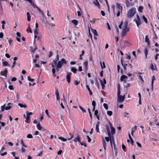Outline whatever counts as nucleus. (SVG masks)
Returning a JSON list of instances; mask_svg holds the SVG:
<instances>
[{
    "label": "nucleus",
    "instance_id": "obj_10",
    "mask_svg": "<svg viewBox=\"0 0 159 159\" xmlns=\"http://www.w3.org/2000/svg\"><path fill=\"white\" fill-rule=\"evenodd\" d=\"M111 126V134L113 135H114L115 133V129L113 127L111 126V124L110 123V122H109Z\"/></svg>",
    "mask_w": 159,
    "mask_h": 159
},
{
    "label": "nucleus",
    "instance_id": "obj_50",
    "mask_svg": "<svg viewBox=\"0 0 159 159\" xmlns=\"http://www.w3.org/2000/svg\"><path fill=\"white\" fill-rule=\"evenodd\" d=\"M88 111H89V116H90V118L91 119L92 118V114H91V113L90 111V109L89 108H88Z\"/></svg>",
    "mask_w": 159,
    "mask_h": 159
},
{
    "label": "nucleus",
    "instance_id": "obj_15",
    "mask_svg": "<svg viewBox=\"0 0 159 159\" xmlns=\"http://www.w3.org/2000/svg\"><path fill=\"white\" fill-rule=\"evenodd\" d=\"M145 42L146 43H147L148 45H149L150 43V41L149 40L148 38V35H147L145 36Z\"/></svg>",
    "mask_w": 159,
    "mask_h": 159
},
{
    "label": "nucleus",
    "instance_id": "obj_3",
    "mask_svg": "<svg viewBox=\"0 0 159 159\" xmlns=\"http://www.w3.org/2000/svg\"><path fill=\"white\" fill-rule=\"evenodd\" d=\"M137 19H134V20L137 24V26L139 27L141 24V19L139 15H137Z\"/></svg>",
    "mask_w": 159,
    "mask_h": 159
},
{
    "label": "nucleus",
    "instance_id": "obj_27",
    "mask_svg": "<svg viewBox=\"0 0 159 159\" xmlns=\"http://www.w3.org/2000/svg\"><path fill=\"white\" fill-rule=\"evenodd\" d=\"M58 139H59L61 140L62 141L65 142L67 141V139L61 137H59Z\"/></svg>",
    "mask_w": 159,
    "mask_h": 159
},
{
    "label": "nucleus",
    "instance_id": "obj_33",
    "mask_svg": "<svg viewBox=\"0 0 159 159\" xmlns=\"http://www.w3.org/2000/svg\"><path fill=\"white\" fill-rule=\"evenodd\" d=\"M143 9V7L141 6H139V7L138 10L139 12H141L142 11V10Z\"/></svg>",
    "mask_w": 159,
    "mask_h": 159
},
{
    "label": "nucleus",
    "instance_id": "obj_13",
    "mask_svg": "<svg viewBox=\"0 0 159 159\" xmlns=\"http://www.w3.org/2000/svg\"><path fill=\"white\" fill-rule=\"evenodd\" d=\"M116 4V7L118 9H119V11H122V7L120 4L118 3H117Z\"/></svg>",
    "mask_w": 159,
    "mask_h": 159
},
{
    "label": "nucleus",
    "instance_id": "obj_16",
    "mask_svg": "<svg viewBox=\"0 0 159 159\" xmlns=\"http://www.w3.org/2000/svg\"><path fill=\"white\" fill-rule=\"evenodd\" d=\"M91 30L92 32L93 33V34H94V35L95 36H98V34H97V31L96 30H94L92 28H91Z\"/></svg>",
    "mask_w": 159,
    "mask_h": 159
},
{
    "label": "nucleus",
    "instance_id": "obj_11",
    "mask_svg": "<svg viewBox=\"0 0 159 159\" xmlns=\"http://www.w3.org/2000/svg\"><path fill=\"white\" fill-rule=\"evenodd\" d=\"M100 122L99 121H98L96 125V129L97 132L99 133V126L100 125Z\"/></svg>",
    "mask_w": 159,
    "mask_h": 159
},
{
    "label": "nucleus",
    "instance_id": "obj_4",
    "mask_svg": "<svg viewBox=\"0 0 159 159\" xmlns=\"http://www.w3.org/2000/svg\"><path fill=\"white\" fill-rule=\"evenodd\" d=\"M128 25V21L127 20L125 21L124 22V28L122 30L126 32L129 31V29L127 28Z\"/></svg>",
    "mask_w": 159,
    "mask_h": 159
},
{
    "label": "nucleus",
    "instance_id": "obj_2",
    "mask_svg": "<svg viewBox=\"0 0 159 159\" xmlns=\"http://www.w3.org/2000/svg\"><path fill=\"white\" fill-rule=\"evenodd\" d=\"M136 12V9L134 7H133L130 9L127 13V17L129 18H132Z\"/></svg>",
    "mask_w": 159,
    "mask_h": 159
},
{
    "label": "nucleus",
    "instance_id": "obj_51",
    "mask_svg": "<svg viewBox=\"0 0 159 159\" xmlns=\"http://www.w3.org/2000/svg\"><path fill=\"white\" fill-rule=\"evenodd\" d=\"M9 89L11 90H13L14 89V88L12 85H10L9 86Z\"/></svg>",
    "mask_w": 159,
    "mask_h": 159
},
{
    "label": "nucleus",
    "instance_id": "obj_30",
    "mask_svg": "<svg viewBox=\"0 0 159 159\" xmlns=\"http://www.w3.org/2000/svg\"><path fill=\"white\" fill-rule=\"evenodd\" d=\"M36 126L39 130H40L41 129L42 127L39 123L37 124Z\"/></svg>",
    "mask_w": 159,
    "mask_h": 159
},
{
    "label": "nucleus",
    "instance_id": "obj_8",
    "mask_svg": "<svg viewBox=\"0 0 159 159\" xmlns=\"http://www.w3.org/2000/svg\"><path fill=\"white\" fill-rule=\"evenodd\" d=\"M127 78V76L125 75H122L120 78V80L121 81H124V83H126V81L124 79L125 78Z\"/></svg>",
    "mask_w": 159,
    "mask_h": 159
},
{
    "label": "nucleus",
    "instance_id": "obj_62",
    "mask_svg": "<svg viewBox=\"0 0 159 159\" xmlns=\"http://www.w3.org/2000/svg\"><path fill=\"white\" fill-rule=\"evenodd\" d=\"M7 154V152H5L3 153H1L0 155L1 156H3L5 155H6V154Z\"/></svg>",
    "mask_w": 159,
    "mask_h": 159
},
{
    "label": "nucleus",
    "instance_id": "obj_48",
    "mask_svg": "<svg viewBox=\"0 0 159 159\" xmlns=\"http://www.w3.org/2000/svg\"><path fill=\"white\" fill-rule=\"evenodd\" d=\"M137 128V126L136 125H135L134 127L132 128L131 130H132V131L134 132L136 129Z\"/></svg>",
    "mask_w": 159,
    "mask_h": 159
},
{
    "label": "nucleus",
    "instance_id": "obj_57",
    "mask_svg": "<svg viewBox=\"0 0 159 159\" xmlns=\"http://www.w3.org/2000/svg\"><path fill=\"white\" fill-rule=\"evenodd\" d=\"M6 148L5 147H2L1 150H0V152H2Z\"/></svg>",
    "mask_w": 159,
    "mask_h": 159
},
{
    "label": "nucleus",
    "instance_id": "obj_36",
    "mask_svg": "<svg viewBox=\"0 0 159 159\" xmlns=\"http://www.w3.org/2000/svg\"><path fill=\"white\" fill-rule=\"evenodd\" d=\"M124 116L125 117L129 118L128 116L129 115V113L127 112H124L123 113Z\"/></svg>",
    "mask_w": 159,
    "mask_h": 159
},
{
    "label": "nucleus",
    "instance_id": "obj_63",
    "mask_svg": "<svg viewBox=\"0 0 159 159\" xmlns=\"http://www.w3.org/2000/svg\"><path fill=\"white\" fill-rule=\"evenodd\" d=\"M34 34L37 35L38 34V32L37 31V30L36 29H35L34 30Z\"/></svg>",
    "mask_w": 159,
    "mask_h": 159
},
{
    "label": "nucleus",
    "instance_id": "obj_32",
    "mask_svg": "<svg viewBox=\"0 0 159 159\" xmlns=\"http://www.w3.org/2000/svg\"><path fill=\"white\" fill-rule=\"evenodd\" d=\"M107 114L108 116H111L112 115V112L111 111H107Z\"/></svg>",
    "mask_w": 159,
    "mask_h": 159
},
{
    "label": "nucleus",
    "instance_id": "obj_35",
    "mask_svg": "<svg viewBox=\"0 0 159 159\" xmlns=\"http://www.w3.org/2000/svg\"><path fill=\"white\" fill-rule=\"evenodd\" d=\"M84 54V51H82V54H80V59L81 60H82L83 59V58L82 57V56H83Z\"/></svg>",
    "mask_w": 159,
    "mask_h": 159
},
{
    "label": "nucleus",
    "instance_id": "obj_52",
    "mask_svg": "<svg viewBox=\"0 0 159 159\" xmlns=\"http://www.w3.org/2000/svg\"><path fill=\"white\" fill-rule=\"evenodd\" d=\"M87 138L88 139V142L89 143H90L91 140V138L89 137V136L88 135H87Z\"/></svg>",
    "mask_w": 159,
    "mask_h": 159
},
{
    "label": "nucleus",
    "instance_id": "obj_19",
    "mask_svg": "<svg viewBox=\"0 0 159 159\" xmlns=\"http://www.w3.org/2000/svg\"><path fill=\"white\" fill-rule=\"evenodd\" d=\"M86 88H87V89H88V90L89 92V95H92V92L91 91L89 86L88 85H86Z\"/></svg>",
    "mask_w": 159,
    "mask_h": 159
},
{
    "label": "nucleus",
    "instance_id": "obj_31",
    "mask_svg": "<svg viewBox=\"0 0 159 159\" xmlns=\"http://www.w3.org/2000/svg\"><path fill=\"white\" fill-rule=\"evenodd\" d=\"M5 104H4L2 106H1V111L2 112L4 111V110H5Z\"/></svg>",
    "mask_w": 159,
    "mask_h": 159
},
{
    "label": "nucleus",
    "instance_id": "obj_61",
    "mask_svg": "<svg viewBox=\"0 0 159 159\" xmlns=\"http://www.w3.org/2000/svg\"><path fill=\"white\" fill-rule=\"evenodd\" d=\"M52 52H51V51H50L49 54V55H48L49 57H52Z\"/></svg>",
    "mask_w": 159,
    "mask_h": 159
},
{
    "label": "nucleus",
    "instance_id": "obj_12",
    "mask_svg": "<svg viewBox=\"0 0 159 159\" xmlns=\"http://www.w3.org/2000/svg\"><path fill=\"white\" fill-rule=\"evenodd\" d=\"M155 80V77L153 75L152 77V80L151 82V87H152V91L153 90V83L154 81Z\"/></svg>",
    "mask_w": 159,
    "mask_h": 159
},
{
    "label": "nucleus",
    "instance_id": "obj_26",
    "mask_svg": "<svg viewBox=\"0 0 159 159\" xmlns=\"http://www.w3.org/2000/svg\"><path fill=\"white\" fill-rule=\"evenodd\" d=\"M111 139L112 140V143L113 142L114 148H115V143L114 139L113 136H111ZM111 146L112 147V146Z\"/></svg>",
    "mask_w": 159,
    "mask_h": 159
},
{
    "label": "nucleus",
    "instance_id": "obj_55",
    "mask_svg": "<svg viewBox=\"0 0 159 159\" xmlns=\"http://www.w3.org/2000/svg\"><path fill=\"white\" fill-rule=\"evenodd\" d=\"M92 105L93 107H95L96 102L94 101H93L92 102Z\"/></svg>",
    "mask_w": 159,
    "mask_h": 159
},
{
    "label": "nucleus",
    "instance_id": "obj_1",
    "mask_svg": "<svg viewBox=\"0 0 159 159\" xmlns=\"http://www.w3.org/2000/svg\"><path fill=\"white\" fill-rule=\"evenodd\" d=\"M59 60V56L58 55L56 56V57L55 60L53 61V62L56 67V69L57 72H58L59 69L64 64H66V61L65 59L63 58L61 59L60 61Z\"/></svg>",
    "mask_w": 159,
    "mask_h": 159
},
{
    "label": "nucleus",
    "instance_id": "obj_45",
    "mask_svg": "<svg viewBox=\"0 0 159 159\" xmlns=\"http://www.w3.org/2000/svg\"><path fill=\"white\" fill-rule=\"evenodd\" d=\"M27 137L28 138L32 139L33 138V136L32 134H29L27 135Z\"/></svg>",
    "mask_w": 159,
    "mask_h": 159
},
{
    "label": "nucleus",
    "instance_id": "obj_24",
    "mask_svg": "<svg viewBox=\"0 0 159 159\" xmlns=\"http://www.w3.org/2000/svg\"><path fill=\"white\" fill-rule=\"evenodd\" d=\"M71 71L73 72L74 74H75L77 71V69L73 67L71 69Z\"/></svg>",
    "mask_w": 159,
    "mask_h": 159
},
{
    "label": "nucleus",
    "instance_id": "obj_25",
    "mask_svg": "<svg viewBox=\"0 0 159 159\" xmlns=\"http://www.w3.org/2000/svg\"><path fill=\"white\" fill-rule=\"evenodd\" d=\"M38 10L39 11V12L40 13V14L43 16H45V14H44V13L41 10V9L39 8H38Z\"/></svg>",
    "mask_w": 159,
    "mask_h": 159
},
{
    "label": "nucleus",
    "instance_id": "obj_58",
    "mask_svg": "<svg viewBox=\"0 0 159 159\" xmlns=\"http://www.w3.org/2000/svg\"><path fill=\"white\" fill-rule=\"evenodd\" d=\"M45 113L46 114V115H47V116L48 117H50V116L49 115V114H48V110H47V109H46L45 111Z\"/></svg>",
    "mask_w": 159,
    "mask_h": 159
},
{
    "label": "nucleus",
    "instance_id": "obj_54",
    "mask_svg": "<svg viewBox=\"0 0 159 159\" xmlns=\"http://www.w3.org/2000/svg\"><path fill=\"white\" fill-rule=\"evenodd\" d=\"M117 96H120V89H117Z\"/></svg>",
    "mask_w": 159,
    "mask_h": 159
},
{
    "label": "nucleus",
    "instance_id": "obj_44",
    "mask_svg": "<svg viewBox=\"0 0 159 159\" xmlns=\"http://www.w3.org/2000/svg\"><path fill=\"white\" fill-rule=\"evenodd\" d=\"M2 65L5 66H6L8 65V63L7 61H4L2 62Z\"/></svg>",
    "mask_w": 159,
    "mask_h": 159
},
{
    "label": "nucleus",
    "instance_id": "obj_53",
    "mask_svg": "<svg viewBox=\"0 0 159 159\" xmlns=\"http://www.w3.org/2000/svg\"><path fill=\"white\" fill-rule=\"evenodd\" d=\"M102 144L103 146H106V142L104 139L102 140Z\"/></svg>",
    "mask_w": 159,
    "mask_h": 159
},
{
    "label": "nucleus",
    "instance_id": "obj_37",
    "mask_svg": "<svg viewBox=\"0 0 159 159\" xmlns=\"http://www.w3.org/2000/svg\"><path fill=\"white\" fill-rule=\"evenodd\" d=\"M103 106L106 110H107L108 109V105L107 104L104 103L103 104Z\"/></svg>",
    "mask_w": 159,
    "mask_h": 159
},
{
    "label": "nucleus",
    "instance_id": "obj_5",
    "mask_svg": "<svg viewBox=\"0 0 159 159\" xmlns=\"http://www.w3.org/2000/svg\"><path fill=\"white\" fill-rule=\"evenodd\" d=\"M124 99L122 95L117 96V101L118 102L122 103L124 102Z\"/></svg>",
    "mask_w": 159,
    "mask_h": 159
},
{
    "label": "nucleus",
    "instance_id": "obj_28",
    "mask_svg": "<svg viewBox=\"0 0 159 159\" xmlns=\"http://www.w3.org/2000/svg\"><path fill=\"white\" fill-rule=\"evenodd\" d=\"M72 22L75 25H77L78 24V21L75 20H72Z\"/></svg>",
    "mask_w": 159,
    "mask_h": 159
},
{
    "label": "nucleus",
    "instance_id": "obj_56",
    "mask_svg": "<svg viewBox=\"0 0 159 159\" xmlns=\"http://www.w3.org/2000/svg\"><path fill=\"white\" fill-rule=\"evenodd\" d=\"M126 4L127 7H129V3L128 1H126Z\"/></svg>",
    "mask_w": 159,
    "mask_h": 159
},
{
    "label": "nucleus",
    "instance_id": "obj_59",
    "mask_svg": "<svg viewBox=\"0 0 159 159\" xmlns=\"http://www.w3.org/2000/svg\"><path fill=\"white\" fill-rule=\"evenodd\" d=\"M3 34L2 32H1L0 33V38L2 39L3 38Z\"/></svg>",
    "mask_w": 159,
    "mask_h": 159
},
{
    "label": "nucleus",
    "instance_id": "obj_22",
    "mask_svg": "<svg viewBox=\"0 0 159 159\" xmlns=\"http://www.w3.org/2000/svg\"><path fill=\"white\" fill-rule=\"evenodd\" d=\"M18 105L21 108L24 107L26 108L27 107V106L25 104L23 105V104L19 103H18Z\"/></svg>",
    "mask_w": 159,
    "mask_h": 159
},
{
    "label": "nucleus",
    "instance_id": "obj_60",
    "mask_svg": "<svg viewBox=\"0 0 159 159\" xmlns=\"http://www.w3.org/2000/svg\"><path fill=\"white\" fill-rule=\"evenodd\" d=\"M52 72L53 74H55L56 73V70L55 68H53L52 69Z\"/></svg>",
    "mask_w": 159,
    "mask_h": 159
},
{
    "label": "nucleus",
    "instance_id": "obj_17",
    "mask_svg": "<svg viewBox=\"0 0 159 159\" xmlns=\"http://www.w3.org/2000/svg\"><path fill=\"white\" fill-rule=\"evenodd\" d=\"M26 15H27V20L28 21H30L31 20V19H30L31 16H30V14L29 12H27Z\"/></svg>",
    "mask_w": 159,
    "mask_h": 159
},
{
    "label": "nucleus",
    "instance_id": "obj_21",
    "mask_svg": "<svg viewBox=\"0 0 159 159\" xmlns=\"http://www.w3.org/2000/svg\"><path fill=\"white\" fill-rule=\"evenodd\" d=\"M100 65L101 66V68L103 69L105 68L106 67L104 62L103 61L102 63L100 62Z\"/></svg>",
    "mask_w": 159,
    "mask_h": 159
},
{
    "label": "nucleus",
    "instance_id": "obj_9",
    "mask_svg": "<svg viewBox=\"0 0 159 159\" xmlns=\"http://www.w3.org/2000/svg\"><path fill=\"white\" fill-rule=\"evenodd\" d=\"M73 141L75 143L77 142H80L81 140L80 137L79 136V134H77V137L73 139Z\"/></svg>",
    "mask_w": 159,
    "mask_h": 159
},
{
    "label": "nucleus",
    "instance_id": "obj_6",
    "mask_svg": "<svg viewBox=\"0 0 159 159\" xmlns=\"http://www.w3.org/2000/svg\"><path fill=\"white\" fill-rule=\"evenodd\" d=\"M7 69H5L4 71H1L0 72V75L4 76L6 78L7 77Z\"/></svg>",
    "mask_w": 159,
    "mask_h": 159
},
{
    "label": "nucleus",
    "instance_id": "obj_43",
    "mask_svg": "<svg viewBox=\"0 0 159 159\" xmlns=\"http://www.w3.org/2000/svg\"><path fill=\"white\" fill-rule=\"evenodd\" d=\"M79 108L83 112H86V110L85 109H84V108L83 107H82L81 106H79Z\"/></svg>",
    "mask_w": 159,
    "mask_h": 159
},
{
    "label": "nucleus",
    "instance_id": "obj_42",
    "mask_svg": "<svg viewBox=\"0 0 159 159\" xmlns=\"http://www.w3.org/2000/svg\"><path fill=\"white\" fill-rule=\"evenodd\" d=\"M11 108V106H7L6 107H5V110H10Z\"/></svg>",
    "mask_w": 159,
    "mask_h": 159
},
{
    "label": "nucleus",
    "instance_id": "obj_14",
    "mask_svg": "<svg viewBox=\"0 0 159 159\" xmlns=\"http://www.w3.org/2000/svg\"><path fill=\"white\" fill-rule=\"evenodd\" d=\"M93 4L95 5V6H98V7L100 9L101 8V7H100V4L99 3V2H98V0H96L95 1H94L93 2Z\"/></svg>",
    "mask_w": 159,
    "mask_h": 159
},
{
    "label": "nucleus",
    "instance_id": "obj_29",
    "mask_svg": "<svg viewBox=\"0 0 159 159\" xmlns=\"http://www.w3.org/2000/svg\"><path fill=\"white\" fill-rule=\"evenodd\" d=\"M100 83H101V84L102 85V89H104V88L105 87V84H104L102 82V80H100Z\"/></svg>",
    "mask_w": 159,
    "mask_h": 159
},
{
    "label": "nucleus",
    "instance_id": "obj_47",
    "mask_svg": "<svg viewBox=\"0 0 159 159\" xmlns=\"http://www.w3.org/2000/svg\"><path fill=\"white\" fill-rule=\"evenodd\" d=\"M24 117L26 119H30V115H28L27 114L26 115V117L25 116V114H24Z\"/></svg>",
    "mask_w": 159,
    "mask_h": 159
},
{
    "label": "nucleus",
    "instance_id": "obj_20",
    "mask_svg": "<svg viewBox=\"0 0 159 159\" xmlns=\"http://www.w3.org/2000/svg\"><path fill=\"white\" fill-rule=\"evenodd\" d=\"M34 45H35V48L34 49H33V48L32 47H31V48L32 50V52L33 53H34V51L35 50H36L38 49V48L37 47L36 44L35 43H34Z\"/></svg>",
    "mask_w": 159,
    "mask_h": 159
},
{
    "label": "nucleus",
    "instance_id": "obj_64",
    "mask_svg": "<svg viewBox=\"0 0 159 159\" xmlns=\"http://www.w3.org/2000/svg\"><path fill=\"white\" fill-rule=\"evenodd\" d=\"M5 56L8 58H9L10 57V56L8 53H6L5 54Z\"/></svg>",
    "mask_w": 159,
    "mask_h": 159
},
{
    "label": "nucleus",
    "instance_id": "obj_7",
    "mask_svg": "<svg viewBox=\"0 0 159 159\" xmlns=\"http://www.w3.org/2000/svg\"><path fill=\"white\" fill-rule=\"evenodd\" d=\"M71 74L72 73H71L69 72L67 74L66 79L68 83H69L70 82V78Z\"/></svg>",
    "mask_w": 159,
    "mask_h": 159
},
{
    "label": "nucleus",
    "instance_id": "obj_40",
    "mask_svg": "<svg viewBox=\"0 0 159 159\" xmlns=\"http://www.w3.org/2000/svg\"><path fill=\"white\" fill-rule=\"evenodd\" d=\"M80 81H78L76 80H75L74 81V83L75 85H77L79 84L80 83Z\"/></svg>",
    "mask_w": 159,
    "mask_h": 159
},
{
    "label": "nucleus",
    "instance_id": "obj_49",
    "mask_svg": "<svg viewBox=\"0 0 159 159\" xmlns=\"http://www.w3.org/2000/svg\"><path fill=\"white\" fill-rule=\"evenodd\" d=\"M148 50L147 48H145L144 49V54L145 55L148 54Z\"/></svg>",
    "mask_w": 159,
    "mask_h": 159
},
{
    "label": "nucleus",
    "instance_id": "obj_41",
    "mask_svg": "<svg viewBox=\"0 0 159 159\" xmlns=\"http://www.w3.org/2000/svg\"><path fill=\"white\" fill-rule=\"evenodd\" d=\"M21 144L22 145V146L23 147H27V146L26 145H25L24 142H23V139H22L21 140Z\"/></svg>",
    "mask_w": 159,
    "mask_h": 159
},
{
    "label": "nucleus",
    "instance_id": "obj_34",
    "mask_svg": "<svg viewBox=\"0 0 159 159\" xmlns=\"http://www.w3.org/2000/svg\"><path fill=\"white\" fill-rule=\"evenodd\" d=\"M126 31L122 30L121 32V36L123 37L125 36L126 34Z\"/></svg>",
    "mask_w": 159,
    "mask_h": 159
},
{
    "label": "nucleus",
    "instance_id": "obj_46",
    "mask_svg": "<svg viewBox=\"0 0 159 159\" xmlns=\"http://www.w3.org/2000/svg\"><path fill=\"white\" fill-rule=\"evenodd\" d=\"M124 86L126 88H127L129 86L130 84L129 83H127L126 85H125V83H124Z\"/></svg>",
    "mask_w": 159,
    "mask_h": 159
},
{
    "label": "nucleus",
    "instance_id": "obj_18",
    "mask_svg": "<svg viewBox=\"0 0 159 159\" xmlns=\"http://www.w3.org/2000/svg\"><path fill=\"white\" fill-rule=\"evenodd\" d=\"M84 64L85 67V70L86 71H87L88 70V62L86 61L84 63Z\"/></svg>",
    "mask_w": 159,
    "mask_h": 159
},
{
    "label": "nucleus",
    "instance_id": "obj_23",
    "mask_svg": "<svg viewBox=\"0 0 159 159\" xmlns=\"http://www.w3.org/2000/svg\"><path fill=\"white\" fill-rule=\"evenodd\" d=\"M107 133H108V136L110 139V142L111 145V146H112V140L111 139V135L110 131L107 132Z\"/></svg>",
    "mask_w": 159,
    "mask_h": 159
},
{
    "label": "nucleus",
    "instance_id": "obj_38",
    "mask_svg": "<svg viewBox=\"0 0 159 159\" xmlns=\"http://www.w3.org/2000/svg\"><path fill=\"white\" fill-rule=\"evenodd\" d=\"M26 31L27 32H29L30 33H32V30L29 26L28 27V29H27Z\"/></svg>",
    "mask_w": 159,
    "mask_h": 159
},
{
    "label": "nucleus",
    "instance_id": "obj_39",
    "mask_svg": "<svg viewBox=\"0 0 159 159\" xmlns=\"http://www.w3.org/2000/svg\"><path fill=\"white\" fill-rule=\"evenodd\" d=\"M143 19L146 23H147V20L145 16H143Z\"/></svg>",
    "mask_w": 159,
    "mask_h": 159
}]
</instances>
